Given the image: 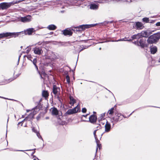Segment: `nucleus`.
<instances>
[{
    "label": "nucleus",
    "mask_w": 160,
    "mask_h": 160,
    "mask_svg": "<svg viewBox=\"0 0 160 160\" xmlns=\"http://www.w3.org/2000/svg\"><path fill=\"white\" fill-rule=\"evenodd\" d=\"M96 24H85L80 25L79 26L75 27L72 29L74 32H81L84 30L86 28H88L96 26Z\"/></svg>",
    "instance_id": "f257e3e1"
},
{
    "label": "nucleus",
    "mask_w": 160,
    "mask_h": 160,
    "mask_svg": "<svg viewBox=\"0 0 160 160\" xmlns=\"http://www.w3.org/2000/svg\"><path fill=\"white\" fill-rule=\"evenodd\" d=\"M45 56V59L48 60V62H51L58 59V57L55 53L50 51H47Z\"/></svg>",
    "instance_id": "f03ea898"
},
{
    "label": "nucleus",
    "mask_w": 160,
    "mask_h": 160,
    "mask_svg": "<svg viewBox=\"0 0 160 160\" xmlns=\"http://www.w3.org/2000/svg\"><path fill=\"white\" fill-rule=\"evenodd\" d=\"M160 38V32L154 34L150 36L147 41L149 44H152L157 42Z\"/></svg>",
    "instance_id": "7ed1b4c3"
},
{
    "label": "nucleus",
    "mask_w": 160,
    "mask_h": 160,
    "mask_svg": "<svg viewBox=\"0 0 160 160\" xmlns=\"http://www.w3.org/2000/svg\"><path fill=\"white\" fill-rule=\"evenodd\" d=\"M21 32H6L0 33V38H16L19 35Z\"/></svg>",
    "instance_id": "20e7f679"
},
{
    "label": "nucleus",
    "mask_w": 160,
    "mask_h": 160,
    "mask_svg": "<svg viewBox=\"0 0 160 160\" xmlns=\"http://www.w3.org/2000/svg\"><path fill=\"white\" fill-rule=\"evenodd\" d=\"M124 116L120 113L115 112L114 116L111 118V121L113 124L116 123L117 122L120 121L123 118Z\"/></svg>",
    "instance_id": "39448f33"
},
{
    "label": "nucleus",
    "mask_w": 160,
    "mask_h": 160,
    "mask_svg": "<svg viewBox=\"0 0 160 160\" xmlns=\"http://www.w3.org/2000/svg\"><path fill=\"white\" fill-rule=\"evenodd\" d=\"M18 20L19 21L24 23L29 22L31 21L32 17L31 16L28 15L24 17H18Z\"/></svg>",
    "instance_id": "423d86ee"
},
{
    "label": "nucleus",
    "mask_w": 160,
    "mask_h": 160,
    "mask_svg": "<svg viewBox=\"0 0 160 160\" xmlns=\"http://www.w3.org/2000/svg\"><path fill=\"white\" fill-rule=\"evenodd\" d=\"M79 109V107L77 105L75 108L72 109H68L66 112V115H70L77 112Z\"/></svg>",
    "instance_id": "0eeeda50"
},
{
    "label": "nucleus",
    "mask_w": 160,
    "mask_h": 160,
    "mask_svg": "<svg viewBox=\"0 0 160 160\" xmlns=\"http://www.w3.org/2000/svg\"><path fill=\"white\" fill-rule=\"evenodd\" d=\"M13 4L12 2L2 3L0 4V8L2 10L6 9Z\"/></svg>",
    "instance_id": "6e6552de"
},
{
    "label": "nucleus",
    "mask_w": 160,
    "mask_h": 160,
    "mask_svg": "<svg viewBox=\"0 0 160 160\" xmlns=\"http://www.w3.org/2000/svg\"><path fill=\"white\" fill-rule=\"evenodd\" d=\"M146 39L142 38L140 39L138 41L139 46H140L142 48H144L147 45L145 44Z\"/></svg>",
    "instance_id": "1a4fd4ad"
},
{
    "label": "nucleus",
    "mask_w": 160,
    "mask_h": 160,
    "mask_svg": "<svg viewBox=\"0 0 160 160\" xmlns=\"http://www.w3.org/2000/svg\"><path fill=\"white\" fill-rule=\"evenodd\" d=\"M111 129V125L107 121L105 125V132H108L110 131Z\"/></svg>",
    "instance_id": "9d476101"
},
{
    "label": "nucleus",
    "mask_w": 160,
    "mask_h": 160,
    "mask_svg": "<svg viewBox=\"0 0 160 160\" xmlns=\"http://www.w3.org/2000/svg\"><path fill=\"white\" fill-rule=\"evenodd\" d=\"M60 92V88L56 85L53 86V92L55 95H58Z\"/></svg>",
    "instance_id": "9b49d317"
},
{
    "label": "nucleus",
    "mask_w": 160,
    "mask_h": 160,
    "mask_svg": "<svg viewBox=\"0 0 160 160\" xmlns=\"http://www.w3.org/2000/svg\"><path fill=\"white\" fill-rule=\"evenodd\" d=\"M97 119L96 116L94 115H91L89 118V121L92 123H94L96 122Z\"/></svg>",
    "instance_id": "f8f14e48"
},
{
    "label": "nucleus",
    "mask_w": 160,
    "mask_h": 160,
    "mask_svg": "<svg viewBox=\"0 0 160 160\" xmlns=\"http://www.w3.org/2000/svg\"><path fill=\"white\" fill-rule=\"evenodd\" d=\"M34 52L36 54L40 55L42 51L41 48L36 47L34 48Z\"/></svg>",
    "instance_id": "ddd939ff"
},
{
    "label": "nucleus",
    "mask_w": 160,
    "mask_h": 160,
    "mask_svg": "<svg viewBox=\"0 0 160 160\" xmlns=\"http://www.w3.org/2000/svg\"><path fill=\"white\" fill-rule=\"evenodd\" d=\"M63 34L65 36L72 35V32L70 30L65 29L63 31Z\"/></svg>",
    "instance_id": "4468645a"
},
{
    "label": "nucleus",
    "mask_w": 160,
    "mask_h": 160,
    "mask_svg": "<svg viewBox=\"0 0 160 160\" xmlns=\"http://www.w3.org/2000/svg\"><path fill=\"white\" fill-rule=\"evenodd\" d=\"M35 31L34 29L33 28H29L25 31V33L26 34L30 35L32 34V32Z\"/></svg>",
    "instance_id": "2eb2a0df"
},
{
    "label": "nucleus",
    "mask_w": 160,
    "mask_h": 160,
    "mask_svg": "<svg viewBox=\"0 0 160 160\" xmlns=\"http://www.w3.org/2000/svg\"><path fill=\"white\" fill-rule=\"evenodd\" d=\"M136 26L137 29H142L144 27L142 24L140 22H136Z\"/></svg>",
    "instance_id": "dca6fc26"
},
{
    "label": "nucleus",
    "mask_w": 160,
    "mask_h": 160,
    "mask_svg": "<svg viewBox=\"0 0 160 160\" xmlns=\"http://www.w3.org/2000/svg\"><path fill=\"white\" fill-rule=\"evenodd\" d=\"M52 110L51 112L52 114L53 115H57L58 114V111L57 109L54 107L51 108Z\"/></svg>",
    "instance_id": "f3484780"
},
{
    "label": "nucleus",
    "mask_w": 160,
    "mask_h": 160,
    "mask_svg": "<svg viewBox=\"0 0 160 160\" xmlns=\"http://www.w3.org/2000/svg\"><path fill=\"white\" fill-rule=\"evenodd\" d=\"M139 33L142 38V37H148L149 36L148 32L145 31H143Z\"/></svg>",
    "instance_id": "a211bd4d"
},
{
    "label": "nucleus",
    "mask_w": 160,
    "mask_h": 160,
    "mask_svg": "<svg viewBox=\"0 0 160 160\" xmlns=\"http://www.w3.org/2000/svg\"><path fill=\"white\" fill-rule=\"evenodd\" d=\"M131 38L132 39H138V40L139 39H140L142 38V37L140 36L139 33H138L137 34H135L133 35L132 36Z\"/></svg>",
    "instance_id": "6ab92c4d"
},
{
    "label": "nucleus",
    "mask_w": 160,
    "mask_h": 160,
    "mask_svg": "<svg viewBox=\"0 0 160 160\" xmlns=\"http://www.w3.org/2000/svg\"><path fill=\"white\" fill-rule=\"evenodd\" d=\"M98 8V6L94 3L91 4L90 5V8L91 9L97 10Z\"/></svg>",
    "instance_id": "aec40b11"
},
{
    "label": "nucleus",
    "mask_w": 160,
    "mask_h": 160,
    "mask_svg": "<svg viewBox=\"0 0 160 160\" xmlns=\"http://www.w3.org/2000/svg\"><path fill=\"white\" fill-rule=\"evenodd\" d=\"M157 51V48L156 46H153L150 48V52L152 54H154Z\"/></svg>",
    "instance_id": "412c9836"
},
{
    "label": "nucleus",
    "mask_w": 160,
    "mask_h": 160,
    "mask_svg": "<svg viewBox=\"0 0 160 160\" xmlns=\"http://www.w3.org/2000/svg\"><path fill=\"white\" fill-rule=\"evenodd\" d=\"M47 28L50 30H54L56 29L57 27L53 24H51L48 26Z\"/></svg>",
    "instance_id": "4be33fe9"
},
{
    "label": "nucleus",
    "mask_w": 160,
    "mask_h": 160,
    "mask_svg": "<svg viewBox=\"0 0 160 160\" xmlns=\"http://www.w3.org/2000/svg\"><path fill=\"white\" fill-rule=\"evenodd\" d=\"M42 95L43 97L45 98L48 97V94L47 91H43L42 92Z\"/></svg>",
    "instance_id": "5701e85b"
},
{
    "label": "nucleus",
    "mask_w": 160,
    "mask_h": 160,
    "mask_svg": "<svg viewBox=\"0 0 160 160\" xmlns=\"http://www.w3.org/2000/svg\"><path fill=\"white\" fill-rule=\"evenodd\" d=\"M70 104L72 105H73V104L75 102V100L72 97H70Z\"/></svg>",
    "instance_id": "b1692460"
},
{
    "label": "nucleus",
    "mask_w": 160,
    "mask_h": 160,
    "mask_svg": "<svg viewBox=\"0 0 160 160\" xmlns=\"http://www.w3.org/2000/svg\"><path fill=\"white\" fill-rule=\"evenodd\" d=\"M114 107L111 108L108 111V113H109V115H112L114 113Z\"/></svg>",
    "instance_id": "393cba45"
},
{
    "label": "nucleus",
    "mask_w": 160,
    "mask_h": 160,
    "mask_svg": "<svg viewBox=\"0 0 160 160\" xmlns=\"http://www.w3.org/2000/svg\"><path fill=\"white\" fill-rule=\"evenodd\" d=\"M34 116V114L33 113H30L29 115L27 117L28 118V120H30L32 119L33 118Z\"/></svg>",
    "instance_id": "a878e982"
},
{
    "label": "nucleus",
    "mask_w": 160,
    "mask_h": 160,
    "mask_svg": "<svg viewBox=\"0 0 160 160\" xmlns=\"http://www.w3.org/2000/svg\"><path fill=\"white\" fill-rule=\"evenodd\" d=\"M96 141L97 144V148L96 150V153H97L98 149V148H99L100 149L101 145L99 144V140H98V139L96 140Z\"/></svg>",
    "instance_id": "bb28decb"
},
{
    "label": "nucleus",
    "mask_w": 160,
    "mask_h": 160,
    "mask_svg": "<svg viewBox=\"0 0 160 160\" xmlns=\"http://www.w3.org/2000/svg\"><path fill=\"white\" fill-rule=\"evenodd\" d=\"M142 21L143 22H149V20L148 18H144L142 19Z\"/></svg>",
    "instance_id": "cd10ccee"
},
{
    "label": "nucleus",
    "mask_w": 160,
    "mask_h": 160,
    "mask_svg": "<svg viewBox=\"0 0 160 160\" xmlns=\"http://www.w3.org/2000/svg\"><path fill=\"white\" fill-rule=\"evenodd\" d=\"M105 116V113H102L100 115V118H99V120H102L103 119Z\"/></svg>",
    "instance_id": "c85d7f7f"
},
{
    "label": "nucleus",
    "mask_w": 160,
    "mask_h": 160,
    "mask_svg": "<svg viewBox=\"0 0 160 160\" xmlns=\"http://www.w3.org/2000/svg\"><path fill=\"white\" fill-rule=\"evenodd\" d=\"M66 79L67 83L69 84L70 82V78L68 75H67L66 76Z\"/></svg>",
    "instance_id": "c756f323"
},
{
    "label": "nucleus",
    "mask_w": 160,
    "mask_h": 160,
    "mask_svg": "<svg viewBox=\"0 0 160 160\" xmlns=\"http://www.w3.org/2000/svg\"><path fill=\"white\" fill-rule=\"evenodd\" d=\"M131 40V39H130V40H125L124 39V38H122V39H119L118 40H116V41H115L116 42H118V41H130Z\"/></svg>",
    "instance_id": "7c9ffc66"
},
{
    "label": "nucleus",
    "mask_w": 160,
    "mask_h": 160,
    "mask_svg": "<svg viewBox=\"0 0 160 160\" xmlns=\"http://www.w3.org/2000/svg\"><path fill=\"white\" fill-rule=\"evenodd\" d=\"M106 2V0H99L98 2L100 3H104Z\"/></svg>",
    "instance_id": "2f4dec72"
},
{
    "label": "nucleus",
    "mask_w": 160,
    "mask_h": 160,
    "mask_svg": "<svg viewBox=\"0 0 160 160\" xmlns=\"http://www.w3.org/2000/svg\"><path fill=\"white\" fill-rule=\"evenodd\" d=\"M32 131L33 132H34L35 133H37L38 132V131L37 130L35 129V128L34 127H33L32 128Z\"/></svg>",
    "instance_id": "473e14b6"
},
{
    "label": "nucleus",
    "mask_w": 160,
    "mask_h": 160,
    "mask_svg": "<svg viewBox=\"0 0 160 160\" xmlns=\"http://www.w3.org/2000/svg\"><path fill=\"white\" fill-rule=\"evenodd\" d=\"M32 62L33 64L35 65V64H36V63L37 62V59L36 58H34L32 61Z\"/></svg>",
    "instance_id": "72a5a7b5"
},
{
    "label": "nucleus",
    "mask_w": 160,
    "mask_h": 160,
    "mask_svg": "<svg viewBox=\"0 0 160 160\" xmlns=\"http://www.w3.org/2000/svg\"><path fill=\"white\" fill-rule=\"evenodd\" d=\"M97 130H95L93 132V134L94 135L95 138L96 140L98 139L97 136L96 134Z\"/></svg>",
    "instance_id": "f704fd0d"
},
{
    "label": "nucleus",
    "mask_w": 160,
    "mask_h": 160,
    "mask_svg": "<svg viewBox=\"0 0 160 160\" xmlns=\"http://www.w3.org/2000/svg\"><path fill=\"white\" fill-rule=\"evenodd\" d=\"M37 137L39 138H41L42 140H43V139L42 138L41 136L40 135V133L39 132L36 133Z\"/></svg>",
    "instance_id": "c9c22d12"
},
{
    "label": "nucleus",
    "mask_w": 160,
    "mask_h": 160,
    "mask_svg": "<svg viewBox=\"0 0 160 160\" xmlns=\"http://www.w3.org/2000/svg\"><path fill=\"white\" fill-rule=\"evenodd\" d=\"M25 120H28V121H29L30 120H28V118H27L26 117L22 121V122H19L18 124H19L20 123H23L24 121H25Z\"/></svg>",
    "instance_id": "e433bc0d"
},
{
    "label": "nucleus",
    "mask_w": 160,
    "mask_h": 160,
    "mask_svg": "<svg viewBox=\"0 0 160 160\" xmlns=\"http://www.w3.org/2000/svg\"><path fill=\"white\" fill-rule=\"evenodd\" d=\"M132 42L135 45H137L138 46H139V42L138 41H135L134 42Z\"/></svg>",
    "instance_id": "4c0bfd02"
},
{
    "label": "nucleus",
    "mask_w": 160,
    "mask_h": 160,
    "mask_svg": "<svg viewBox=\"0 0 160 160\" xmlns=\"http://www.w3.org/2000/svg\"><path fill=\"white\" fill-rule=\"evenodd\" d=\"M87 109L85 108H83L82 109V112L83 113H85L86 112Z\"/></svg>",
    "instance_id": "58836bf2"
},
{
    "label": "nucleus",
    "mask_w": 160,
    "mask_h": 160,
    "mask_svg": "<svg viewBox=\"0 0 160 160\" xmlns=\"http://www.w3.org/2000/svg\"><path fill=\"white\" fill-rule=\"evenodd\" d=\"M156 25L157 26H160V22H157L156 24Z\"/></svg>",
    "instance_id": "ea45409f"
},
{
    "label": "nucleus",
    "mask_w": 160,
    "mask_h": 160,
    "mask_svg": "<svg viewBox=\"0 0 160 160\" xmlns=\"http://www.w3.org/2000/svg\"><path fill=\"white\" fill-rule=\"evenodd\" d=\"M30 50V49H29V48H28L26 51L27 53H28L29 52Z\"/></svg>",
    "instance_id": "a19ab883"
},
{
    "label": "nucleus",
    "mask_w": 160,
    "mask_h": 160,
    "mask_svg": "<svg viewBox=\"0 0 160 160\" xmlns=\"http://www.w3.org/2000/svg\"><path fill=\"white\" fill-rule=\"evenodd\" d=\"M21 55H20L19 56V57H18V63H19V60H20V58L21 57Z\"/></svg>",
    "instance_id": "79ce46f5"
},
{
    "label": "nucleus",
    "mask_w": 160,
    "mask_h": 160,
    "mask_svg": "<svg viewBox=\"0 0 160 160\" xmlns=\"http://www.w3.org/2000/svg\"><path fill=\"white\" fill-rule=\"evenodd\" d=\"M35 66V67L37 69V70H38V66H37V65H36V64H35V65H34Z\"/></svg>",
    "instance_id": "37998d69"
},
{
    "label": "nucleus",
    "mask_w": 160,
    "mask_h": 160,
    "mask_svg": "<svg viewBox=\"0 0 160 160\" xmlns=\"http://www.w3.org/2000/svg\"><path fill=\"white\" fill-rule=\"evenodd\" d=\"M33 149H29V150H25V151H32V150H33Z\"/></svg>",
    "instance_id": "c03bdc74"
},
{
    "label": "nucleus",
    "mask_w": 160,
    "mask_h": 160,
    "mask_svg": "<svg viewBox=\"0 0 160 160\" xmlns=\"http://www.w3.org/2000/svg\"><path fill=\"white\" fill-rule=\"evenodd\" d=\"M88 115V114H87L85 115H83V116L86 117Z\"/></svg>",
    "instance_id": "a18cd8bd"
},
{
    "label": "nucleus",
    "mask_w": 160,
    "mask_h": 160,
    "mask_svg": "<svg viewBox=\"0 0 160 160\" xmlns=\"http://www.w3.org/2000/svg\"><path fill=\"white\" fill-rule=\"evenodd\" d=\"M134 112V111H133L132 113H131L130 115L129 116H128V118L129 117L130 115H132V114Z\"/></svg>",
    "instance_id": "49530a36"
},
{
    "label": "nucleus",
    "mask_w": 160,
    "mask_h": 160,
    "mask_svg": "<svg viewBox=\"0 0 160 160\" xmlns=\"http://www.w3.org/2000/svg\"><path fill=\"white\" fill-rule=\"evenodd\" d=\"M30 56H27V58H28V59H29V58H30Z\"/></svg>",
    "instance_id": "de8ad7c7"
},
{
    "label": "nucleus",
    "mask_w": 160,
    "mask_h": 160,
    "mask_svg": "<svg viewBox=\"0 0 160 160\" xmlns=\"http://www.w3.org/2000/svg\"><path fill=\"white\" fill-rule=\"evenodd\" d=\"M158 62L160 63V58H159V59L158 60Z\"/></svg>",
    "instance_id": "09e8293b"
},
{
    "label": "nucleus",
    "mask_w": 160,
    "mask_h": 160,
    "mask_svg": "<svg viewBox=\"0 0 160 160\" xmlns=\"http://www.w3.org/2000/svg\"><path fill=\"white\" fill-rule=\"evenodd\" d=\"M49 117H46V119H49Z\"/></svg>",
    "instance_id": "8fccbe9b"
},
{
    "label": "nucleus",
    "mask_w": 160,
    "mask_h": 160,
    "mask_svg": "<svg viewBox=\"0 0 160 160\" xmlns=\"http://www.w3.org/2000/svg\"><path fill=\"white\" fill-rule=\"evenodd\" d=\"M41 44V43L40 42H39L38 43V45H40V44Z\"/></svg>",
    "instance_id": "3c124183"
},
{
    "label": "nucleus",
    "mask_w": 160,
    "mask_h": 160,
    "mask_svg": "<svg viewBox=\"0 0 160 160\" xmlns=\"http://www.w3.org/2000/svg\"><path fill=\"white\" fill-rule=\"evenodd\" d=\"M29 111H30L29 110H27V112H28Z\"/></svg>",
    "instance_id": "603ef678"
},
{
    "label": "nucleus",
    "mask_w": 160,
    "mask_h": 160,
    "mask_svg": "<svg viewBox=\"0 0 160 160\" xmlns=\"http://www.w3.org/2000/svg\"><path fill=\"white\" fill-rule=\"evenodd\" d=\"M18 151H23V150H18Z\"/></svg>",
    "instance_id": "864d4df0"
},
{
    "label": "nucleus",
    "mask_w": 160,
    "mask_h": 160,
    "mask_svg": "<svg viewBox=\"0 0 160 160\" xmlns=\"http://www.w3.org/2000/svg\"><path fill=\"white\" fill-rule=\"evenodd\" d=\"M104 42H99V43H103Z\"/></svg>",
    "instance_id": "5fc2aeb1"
},
{
    "label": "nucleus",
    "mask_w": 160,
    "mask_h": 160,
    "mask_svg": "<svg viewBox=\"0 0 160 160\" xmlns=\"http://www.w3.org/2000/svg\"><path fill=\"white\" fill-rule=\"evenodd\" d=\"M83 49H81L80 50V52H81V51H82Z\"/></svg>",
    "instance_id": "6e6d98bb"
},
{
    "label": "nucleus",
    "mask_w": 160,
    "mask_h": 160,
    "mask_svg": "<svg viewBox=\"0 0 160 160\" xmlns=\"http://www.w3.org/2000/svg\"><path fill=\"white\" fill-rule=\"evenodd\" d=\"M101 48H99V50H101Z\"/></svg>",
    "instance_id": "4d7b16f0"
},
{
    "label": "nucleus",
    "mask_w": 160,
    "mask_h": 160,
    "mask_svg": "<svg viewBox=\"0 0 160 160\" xmlns=\"http://www.w3.org/2000/svg\"><path fill=\"white\" fill-rule=\"evenodd\" d=\"M24 115H22V117L23 118L24 117Z\"/></svg>",
    "instance_id": "13d9d810"
},
{
    "label": "nucleus",
    "mask_w": 160,
    "mask_h": 160,
    "mask_svg": "<svg viewBox=\"0 0 160 160\" xmlns=\"http://www.w3.org/2000/svg\"><path fill=\"white\" fill-rule=\"evenodd\" d=\"M123 118H126L127 117H125L124 116V117H123Z\"/></svg>",
    "instance_id": "bf43d9fd"
},
{
    "label": "nucleus",
    "mask_w": 160,
    "mask_h": 160,
    "mask_svg": "<svg viewBox=\"0 0 160 160\" xmlns=\"http://www.w3.org/2000/svg\"><path fill=\"white\" fill-rule=\"evenodd\" d=\"M101 123H102V124H103L104 123V122H102Z\"/></svg>",
    "instance_id": "052dcab7"
},
{
    "label": "nucleus",
    "mask_w": 160,
    "mask_h": 160,
    "mask_svg": "<svg viewBox=\"0 0 160 160\" xmlns=\"http://www.w3.org/2000/svg\"><path fill=\"white\" fill-rule=\"evenodd\" d=\"M0 98H4L3 97H1L0 96Z\"/></svg>",
    "instance_id": "680f3d73"
},
{
    "label": "nucleus",
    "mask_w": 160,
    "mask_h": 160,
    "mask_svg": "<svg viewBox=\"0 0 160 160\" xmlns=\"http://www.w3.org/2000/svg\"><path fill=\"white\" fill-rule=\"evenodd\" d=\"M41 78H42V76L41 75Z\"/></svg>",
    "instance_id": "e2e57ef3"
},
{
    "label": "nucleus",
    "mask_w": 160,
    "mask_h": 160,
    "mask_svg": "<svg viewBox=\"0 0 160 160\" xmlns=\"http://www.w3.org/2000/svg\"><path fill=\"white\" fill-rule=\"evenodd\" d=\"M34 152H32V154H34Z\"/></svg>",
    "instance_id": "0e129e2a"
},
{
    "label": "nucleus",
    "mask_w": 160,
    "mask_h": 160,
    "mask_svg": "<svg viewBox=\"0 0 160 160\" xmlns=\"http://www.w3.org/2000/svg\"><path fill=\"white\" fill-rule=\"evenodd\" d=\"M93 113H96V112H93Z\"/></svg>",
    "instance_id": "69168bd1"
},
{
    "label": "nucleus",
    "mask_w": 160,
    "mask_h": 160,
    "mask_svg": "<svg viewBox=\"0 0 160 160\" xmlns=\"http://www.w3.org/2000/svg\"><path fill=\"white\" fill-rule=\"evenodd\" d=\"M22 46H21V48H22Z\"/></svg>",
    "instance_id": "338daca9"
},
{
    "label": "nucleus",
    "mask_w": 160,
    "mask_h": 160,
    "mask_svg": "<svg viewBox=\"0 0 160 160\" xmlns=\"http://www.w3.org/2000/svg\"><path fill=\"white\" fill-rule=\"evenodd\" d=\"M33 160H36V159H34Z\"/></svg>",
    "instance_id": "774afa93"
}]
</instances>
